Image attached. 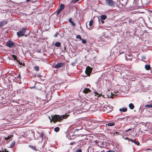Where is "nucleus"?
I'll use <instances>...</instances> for the list:
<instances>
[{"label":"nucleus","instance_id":"1","mask_svg":"<svg viewBox=\"0 0 152 152\" xmlns=\"http://www.w3.org/2000/svg\"><path fill=\"white\" fill-rule=\"evenodd\" d=\"M69 115H63L60 116L59 115H55L53 116H52V119L54 121V123L58 121H61L63 118L66 119L68 118Z\"/></svg>","mask_w":152,"mask_h":152},{"label":"nucleus","instance_id":"2","mask_svg":"<svg viewBox=\"0 0 152 152\" xmlns=\"http://www.w3.org/2000/svg\"><path fill=\"white\" fill-rule=\"evenodd\" d=\"M26 28L25 27L22 28L21 30L17 32V35L18 37L23 36L25 35L24 34L26 30Z\"/></svg>","mask_w":152,"mask_h":152},{"label":"nucleus","instance_id":"3","mask_svg":"<svg viewBox=\"0 0 152 152\" xmlns=\"http://www.w3.org/2000/svg\"><path fill=\"white\" fill-rule=\"evenodd\" d=\"M119 1V7L121 8L123 7L124 6H125L126 4L127 1L126 0H117V1Z\"/></svg>","mask_w":152,"mask_h":152},{"label":"nucleus","instance_id":"4","mask_svg":"<svg viewBox=\"0 0 152 152\" xmlns=\"http://www.w3.org/2000/svg\"><path fill=\"white\" fill-rule=\"evenodd\" d=\"M92 70V68L89 66H87L85 71V73L87 76H90Z\"/></svg>","mask_w":152,"mask_h":152},{"label":"nucleus","instance_id":"5","mask_svg":"<svg viewBox=\"0 0 152 152\" xmlns=\"http://www.w3.org/2000/svg\"><path fill=\"white\" fill-rule=\"evenodd\" d=\"M65 5L64 4H61L59 8L56 10L57 15H58L59 13L63 10L64 8Z\"/></svg>","mask_w":152,"mask_h":152},{"label":"nucleus","instance_id":"6","mask_svg":"<svg viewBox=\"0 0 152 152\" xmlns=\"http://www.w3.org/2000/svg\"><path fill=\"white\" fill-rule=\"evenodd\" d=\"M106 2L107 4L109 6L114 7L115 6L113 0H106Z\"/></svg>","mask_w":152,"mask_h":152},{"label":"nucleus","instance_id":"7","mask_svg":"<svg viewBox=\"0 0 152 152\" xmlns=\"http://www.w3.org/2000/svg\"><path fill=\"white\" fill-rule=\"evenodd\" d=\"M6 45L7 46L10 48L12 47H14L15 46V43L13 42H11L10 40H9L7 42Z\"/></svg>","mask_w":152,"mask_h":152},{"label":"nucleus","instance_id":"8","mask_svg":"<svg viewBox=\"0 0 152 152\" xmlns=\"http://www.w3.org/2000/svg\"><path fill=\"white\" fill-rule=\"evenodd\" d=\"M64 66V63H58L54 66L55 68H58Z\"/></svg>","mask_w":152,"mask_h":152},{"label":"nucleus","instance_id":"9","mask_svg":"<svg viewBox=\"0 0 152 152\" xmlns=\"http://www.w3.org/2000/svg\"><path fill=\"white\" fill-rule=\"evenodd\" d=\"M8 23L7 20H2L0 22V28L6 24Z\"/></svg>","mask_w":152,"mask_h":152},{"label":"nucleus","instance_id":"10","mask_svg":"<svg viewBox=\"0 0 152 152\" xmlns=\"http://www.w3.org/2000/svg\"><path fill=\"white\" fill-rule=\"evenodd\" d=\"M132 130V129L130 128L126 130L124 133H123V134L124 135H125L126 136H129L130 134V133H128L127 132L128 131H131Z\"/></svg>","mask_w":152,"mask_h":152},{"label":"nucleus","instance_id":"11","mask_svg":"<svg viewBox=\"0 0 152 152\" xmlns=\"http://www.w3.org/2000/svg\"><path fill=\"white\" fill-rule=\"evenodd\" d=\"M129 141L134 143L137 145H140V142H137L135 140H133L132 139H130V140H129Z\"/></svg>","mask_w":152,"mask_h":152},{"label":"nucleus","instance_id":"12","mask_svg":"<svg viewBox=\"0 0 152 152\" xmlns=\"http://www.w3.org/2000/svg\"><path fill=\"white\" fill-rule=\"evenodd\" d=\"M83 92L85 94H87L89 92H91V91L89 89V88H86L83 91Z\"/></svg>","mask_w":152,"mask_h":152},{"label":"nucleus","instance_id":"13","mask_svg":"<svg viewBox=\"0 0 152 152\" xmlns=\"http://www.w3.org/2000/svg\"><path fill=\"white\" fill-rule=\"evenodd\" d=\"M98 145L102 148L105 147L106 146V145L104 142H101V143H100L99 144H98Z\"/></svg>","mask_w":152,"mask_h":152},{"label":"nucleus","instance_id":"14","mask_svg":"<svg viewBox=\"0 0 152 152\" xmlns=\"http://www.w3.org/2000/svg\"><path fill=\"white\" fill-rule=\"evenodd\" d=\"M145 68L147 70H149L151 69V66L149 65L146 64L145 66Z\"/></svg>","mask_w":152,"mask_h":152},{"label":"nucleus","instance_id":"15","mask_svg":"<svg viewBox=\"0 0 152 152\" xmlns=\"http://www.w3.org/2000/svg\"><path fill=\"white\" fill-rule=\"evenodd\" d=\"M30 148L32 149L34 151H37V149L36 148V147L34 146H33L32 145H29L28 146Z\"/></svg>","mask_w":152,"mask_h":152},{"label":"nucleus","instance_id":"16","mask_svg":"<svg viewBox=\"0 0 152 152\" xmlns=\"http://www.w3.org/2000/svg\"><path fill=\"white\" fill-rule=\"evenodd\" d=\"M129 107L132 110L134 109V106L132 103H131L129 104Z\"/></svg>","mask_w":152,"mask_h":152},{"label":"nucleus","instance_id":"17","mask_svg":"<svg viewBox=\"0 0 152 152\" xmlns=\"http://www.w3.org/2000/svg\"><path fill=\"white\" fill-rule=\"evenodd\" d=\"M119 111L121 112H126L127 111V109L126 108H122L119 109Z\"/></svg>","mask_w":152,"mask_h":152},{"label":"nucleus","instance_id":"18","mask_svg":"<svg viewBox=\"0 0 152 152\" xmlns=\"http://www.w3.org/2000/svg\"><path fill=\"white\" fill-rule=\"evenodd\" d=\"M100 17L101 20H104L107 18V16L106 15H102Z\"/></svg>","mask_w":152,"mask_h":152},{"label":"nucleus","instance_id":"19","mask_svg":"<svg viewBox=\"0 0 152 152\" xmlns=\"http://www.w3.org/2000/svg\"><path fill=\"white\" fill-rule=\"evenodd\" d=\"M145 108H152V104H147L145 105Z\"/></svg>","mask_w":152,"mask_h":152},{"label":"nucleus","instance_id":"20","mask_svg":"<svg viewBox=\"0 0 152 152\" xmlns=\"http://www.w3.org/2000/svg\"><path fill=\"white\" fill-rule=\"evenodd\" d=\"M115 124L114 123H109L107 124L108 126H114Z\"/></svg>","mask_w":152,"mask_h":152},{"label":"nucleus","instance_id":"21","mask_svg":"<svg viewBox=\"0 0 152 152\" xmlns=\"http://www.w3.org/2000/svg\"><path fill=\"white\" fill-rule=\"evenodd\" d=\"M61 45V44L60 42H56L55 44V45L56 47H59Z\"/></svg>","mask_w":152,"mask_h":152},{"label":"nucleus","instance_id":"22","mask_svg":"<svg viewBox=\"0 0 152 152\" xmlns=\"http://www.w3.org/2000/svg\"><path fill=\"white\" fill-rule=\"evenodd\" d=\"M12 137V135H10V136H8L7 137H5L4 138V140H7L9 139H10V138H11V137Z\"/></svg>","mask_w":152,"mask_h":152},{"label":"nucleus","instance_id":"23","mask_svg":"<svg viewBox=\"0 0 152 152\" xmlns=\"http://www.w3.org/2000/svg\"><path fill=\"white\" fill-rule=\"evenodd\" d=\"M60 130V128L58 127H57L55 128L54 130V131L56 132H58Z\"/></svg>","mask_w":152,"mask_h":152},{"label":"nucleus","instance_id":"24","mask_svg":"<svg viewBox=\"0 0 152 152\" xmlns=\"http://www.w3.org/2000/svg\"><path fill=\"white\" fill-rule=\"evenodd\" d=\"M15 142L13 141L11 142V144H10V147L12 148L15 145Z\"/></svg>","mask_w":152,"mask_h":152},{"label":"nucleus","instance_id":"25","mask_svg":"<svg viewBox=\"0 0 152 152\" xmlns=\"http://www.w3.org/2000/svg\"><path fill=\"white\" fill-rule=\"evenodd\" d=\"M34 68L37 71H38L39 70V67L38 66H35L34 67Z\"/></svg>","mask_w":152,"mask_h":152},{"label":"nucleus","instance_id":"26","mask_svg":"<svg viewBox=\"0 0 152 152\" xmlns=\"http://www.w3.org/2000/svg\"><path fill=\"white\" fill-rule=\"evenodd\" d=\"M41 137L42 138H45V136L44 134L43 133H41Z\"/></svg>","mask_w":152,"mask_h":152},{"label":"nucleus","instance_id":"27","mask_svg":"<svg viewBox=\"0 0 152 152\" xmlns=\"http://www.w3.org/2000/svg\"><path fill=\"white\" fill-rule=\"evenodd\" d=\"M12 57L15 60L17 61V56L15 55H12Z\"/></svg>","mask_w":152,"mask_h":152},{"label":"nucleus","instance_id":"28","mask_svg":"<svg viewBox=\"0 0 152 152\" xmlns=\"http://www.w3.org/2000/svg\"><path fill=\"white\" fill-rule=\"evenodd\" d=\"M93 20H91L89 22V26H91L93 24Z\"/></svg>","mask_w":152,"mask_h":152},{"label":"nucleus","instance_id":"29","mask_svg":"<svg viewBox=\"0 0 152 152\" xmlns=\"http://www.w3.org/2000/svg\"><path fill=\"white\" fill-rule=\"evenodd\" d=\"M76 152H82V150L81 149H77L75 150Z\"/></svg>","mask_w":152,"mask_h":152},{"label":"nucleus","instance_id":"30","mask_svg":"<svg viewBox=\"0 0 152 152\" xmlns=\"http://www.w3.org/2000/svg\"><path fill=\"white\" fill-rule=\"evenodd\" d=\"M76 38H77V39H80V40H81L82 39L81 38V36L79 35H77L76 36Z\"/></svg>","mask_w":152,"mask_h":152},{"label":"nucleus","instance_id":"31","mask_svg":"<svg viewBox=\"0 0 152 152\" xmlns=\"http://www.w3.org/2000/svg\"><path fill=\"white\" fill-rule=\"evenodd\" d=\"M81 40H82V42L83 44H85L86 43V41L85 39H82Z\"/></svg>","mask_w":152,"mask_h":152},{"label":"nucleus","instance_id":"32","mask_svg":"<svg viewBox=\"0 0 152 152\" xmlns=\"http://www.w3.org/2000/svg\"><path fill=\"white\" fill-rule=\"evenodd\" d=\"M80 0H72V2L73 3H75Z\"/></svg>","mask_w":152,"mask_h":152},{"label":"nucleus","instance_id":"33","mask_svg":"<svg viewBox=\"0 0 152 152\" xmlns=\"http://www.w3.org/2000/svg\"><path fill=\"white\" fill-rule=\"evenodd\" d=\"M59 34V33L57 32L56 34H55L54 35V37H58V35Z\"/></svg>","mask_w":152,"mask_h":152},{"label":"nucleus","instance_id":"34","mask_svg":"<svg viewBox=\"0 0 152 152\" xmlns=\"http://www.w3.org/2000/svg\"><path fill=\"white\" fill-rule=\"evenodd\" d=\"M71 23L72 26H75L76 24L73 21H72Z\"/></svg>","mask_w":152,"mask_h":152},{"label":"nucleus","instance_id":"35","mask_svg":"<svg viewBox=\"0 0 152 152\" xmlns=\"http://www.w3.org/2000/svg\"><path fill=\"white\" fill-rule=\"evenodd\" d=\"M95 142L98 144H99L100 143H101V142L100 141H99L97 140H95Z\"/></svg>","mask_w":152,"mask_h":152},{"label":"nucleus","instance_id":"36","mask_svg":"<svg viewBox=\"0 0 152 152\" xmlns=\"http://www.w3.org/2000/svg\"><path fill=\"white\" fill-rule=\"evenodd\" d=\"M0 152H9L8 151L6 150L5 149H4V151H1L0 150Z\"/></svg>","mask_w":152,"mask_h":152},{"label":"nucleus","instance_id":"37","mask_svg":"<svg viewBox=\"0 0 152 152\" xmlns=\"http://www.w3.org/2000/svg\"><path fill=\"white\" fill-rule=\"evenodd\" d=\"M72 21V19L71 18H70L69 20V22L70 23H71Z\"/></svg>","mask_w":152,"mask_h":152},{"label":"nucleus","instance_id":"38","mask_svg":"<svg viewBox=\"0 0 152 152\" xmlns=\"http://www.w3.org/2000/svg\"><path fill=\"white\" fill-rule=\"evenodd\" d=\"M17 62H18V63L20 65H22V62H20V61L17 60Z\"/></svg>","mask_w":152,"mask_h":152},{"label":"nucleus","instance_id":"39","mask_svg":"<svg viewBox=\"0 0 152 152\" xmlns=\"http://www.w3.org/2000/svg\"><path fill=\"white\" fill-rule=\"evenodd\" d=\"M124 139L125 140H128V141H129V140H130V139H129L128 137H125L124 138Z\"/></svg>","mask_w":152,"mask_h":152},{"label":"nucleus","instance_id":"40","mask_svg":"<svg viewBox=\"0 0 152 152\" xmlns=\"http://www.w3.org/2000/svg\"><path fill=\"white\" fill-rule=\"evenodd\" d=\"M18 78L20 79L21 78V76L20 74H19L18 75Z\"/></svg>","mask_w":152,"mask_h":152},{"label":"nucleus","instance_id":"41","mask_svg":"<svg viewBox=\"0 0 152 152\" xmlns=\"http://www.w3.org/2000/svg\"><path fill=\"white\" fill-rule=\"evenodd\" d=\"M94 93L96 94L95 96H96V95H99V94L97 92H95Z\"/></svg>","mask_w":152,"mask_h":152},{"label":"nucleus","instance_id":"42","mask_svg":"<svg viewBox=\"0 0 152 152\" xmlns=\"http://www.w3.org/2000/svg\"><path fill=\"white\" fill-rule=\"evenodd\" d=\"M101 22L102 23H104V20H101Z\"/></svg>","mask_w":152,"mask_h":152},{"label":"nucleus","instance_id":"43","mask_svg":"<svg viewBox=\"0 0 152 152\" xmlns=\"http://www.w3.org/2000/svg\"><path fill=\"white\" fill-rule=\"evenodd\" d=\"M123 119V118H118V120H121Z\"/></svg>","mask_w":152,"mask_h":152},{"label":"nucleus","instance_id":"44","mask_svg":"<svg viewBox=\"0 0 152 152\" xmlns=\"http://www.w3.org/2000/svg\"><path fill=\"white\" fill-rule=\"evenodd\" d=\"M115 133L117 134H119V132H116Z\"/></svg>","mask_w":152,"mask_h":152},{"label":"nucleus","instance_id":"45","mask_svg":"<svg viewBox=\"0 0 152 152\" xmlns=\"http://www.w3.org/2000/svg\"><path fill=\"white\" fill-rule=\"evenodd\" d=\"M75 143V142H72V143H70V145H73V144Z\"/></svg>","mask_w":152,"mask_h":152},{"label":"nucleus","instance_id":"46","mask_svg":"<svg viewBox=\"0 0 152 152\" xmlns=\"http://www.w3.org/2000/svg\"><path fill=\"white\" fill-rule=\"evenodd\" d=\"M124 53V52H120L119 55L121 54H122V53Z\"/></svg>","mask_w":152,"mask_h":152},{"label":"nucleus","instance_id":"47","mask_svg":"<svg viewBox=\"0 0 152 152\" xmlns=\"http://www.w3.org/2000/svg\"><path fill=\"white\" fill-rule=\"evenodd\" d=\"M31 0H26V1L27 2L30 1Z\"/></svg>","mask_w":152,"mask_h":152},{"label":"nucleus","instance_id":"48","mask_svg":"<svg viewBox=\"0 0 152 152\" xmlns=\"http://www.w3.org/2000/svg\"><path fill=\"white\" fill-rule=\"evenodd\" d=\"M49 119L50 120V121L51 122L52 120L51 119L50 117H49Z\"/></svg>","mask_w":152,"mask_h":152},{"label":"nucleus","instance_id":"49","mask_svg":"<svg viewBox=\"0 0 152 152\" xmlns=\"http://www.w3.org/2000/svg\"><path fill=\"white\" fill-rule=\"evenodd\" d=\"M136 0H134V2H133V3H134V4H137V3H134V1H135Z\"/></svg>","mask_w":152,"mask_h":152},{"label":"nucleus","instance_id":"50","mask_svg":"<svg viewBox=\"0 0 152 152\" xmlns=\"http://www.w3.org/2000/svg\"><path fill=\"white\" fill-rule=\"evenodd\" d=\"M151 150V149H146V150Z\"/></svg>","mask_w":152,"mask_h":152},{"label":"nucleus","instance_id":"51","mask_svg":"<svg viewBox=\"0 0 152 152\" xmlns=\"http://www.w3.org/2000/svg\"><path fill=\"white\" fill-rule=\"evenodd\" d=\"M90 28H89V29H91L92 28L91 27H90Z\"/></svg>","mask_w":152,"mask_h":152},{"label":"nucleus","instance_id":"52","mask_svg":"<svg viewBox=\"0 0 152 152\" xmlns=\"http://www.w3.org/2000/svg\"><path fill=\"white\" fill-rule=\"evenodd\" d=\"M76 130H79V129H76Z\"/></svg>","mask_w":152,"mask_h":152},{"label":"nucleus","instance_id":"53","mask_svg":"<svg viewBox=\"0 0 152 152\" xmlns=\"http://www.w3.org/2000/svg\"><path fill=\"white\" fill-rule=\"evenodd\" d=\"M25 37H26V35H25Z\"/></svg>","mask_w":152,"mask_h":152},{"label":"nucleus","instance_id":"54","mask_svg":"<svg viewBox=\"0 0 152 152\" xmlns=\"http://www.w3.org/2000/svg\"><path fill=\"white\" fill-rule=\"evenodd\" d=\"M96 152H99V151H96Z\"/></svg>","mask_w":152,"mask_h":152},{"label":"nucleus","instance_id":"55","mask_svg":"<svg viewBox=\"0 0 152 152\" xmlns=\"http://www.w3.org/2000/svg\"><path fill=\"white\" fill-rule=\"evenodd\" d=\"M137 1H138V0H137Z\"/></svg>","mask_w":152,"mask_h":152}]
</instances>
